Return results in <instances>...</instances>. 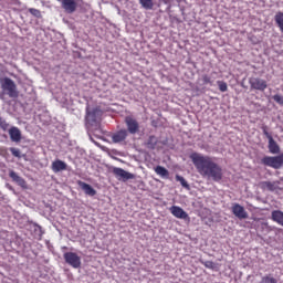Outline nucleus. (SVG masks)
I'll list each match as a JSON object with an SVG mask.
<instances>
[{
	"mask_svg": "<svg viewBox=\"0 0 283 283\" xmlns=\"http://www.w3.org/2000/svg\"><path fill=\"white\" fill-rule=\"evenodd\" d=\"M128 135L127 129H120L112 135V140L113 143H124Z\"/></svg>",
	"mask_w": 283,
	"mask_h": 283,
	"instance_id": "9",
	"label": "nucleus"
},
{
	"mask_svg": "<svg viewBox=\"0 0 283 283\" xmlns=\"http://www.w3.org/2000/svg\"><path fill=\"white\" fill-rule=\"evenodd\" d=\"M170 213L175 217L178 218L179 220H187L188 222L191 220L189 218V213L185 211L182 208L179 206H172L170 207Z\"/></svg>",
	"mask_w": 283,
	"mask_h": 283,
	"instance_id": "7",
	"label": "nucleus"
},
{
	"mask_svg": "<svg viewBox=\"0 0 283 283\" xmlns=\"http://www.w3.org/2000/svg\"><path fill=\"white\" fill-rule=\"evenodd\" d=\"M279 181H261L260 188L268 191H275L277 189Z\"/></svg>",
	"mask_w": 283,
	"mask_h": 283,
	"instance_id": "14",
	"label": "nucleus"
},
{
	"mask_svg": "<svg viewBox=\"0 0 283 283\" xmlns=\"http://www.w3.org/2000/svg\"><path fill=\"white\" fill-rule=\"evenodd\" d=\"M9 136L12 143H21V129L19 127L13 126L9 129Z\"/></svg>",
	"mask_w": 283,
	"mask_h": 283,
	"instance_id": "11",
	"label": "nucleus"
},
{
	"mask_svg": "<svg viewBox=\"0 0 283 283\" xmlns=\"http://www.w3.org/2000/svg\"><path fill=\"white\" fill-rule=\"evenodd\" d=\"M66 264L73 269H81V256L76 252H65L63 255Z\"/></svg>",
	"mask_w": 283,
	"mask_h": 283,
	"instance_id": "3",
	"label": "nucleus"
},
{
	"mask_svg": "<svg viewBox=\"0 0 283 283\" xmlns=\"http://www.w3.org/2000/svg\"><path fill=\"white\" fill-rule=\"evenodd\" d=\"M155 172L157 176H160L161 178H169V170L163 166L155 167Z\"/></svg>",
	"mask_w": 283,
	"mask_h": 283,
	"instance_id": "18",
	"label": "nucleus"
},
{
	"mask_svg": "<svg viewBox=\"0 0 283 283\" xmlns=\"http://www.w3.org/2000/svg\"><path fill=\"white\" fill-rule=\"evenodd\" d=\"M269 151L270 154H277L280 151V145H277V142L275 139H269Z\"/></svg>",
	"mask_w": 283,
	"mask_h": 283,
	"instance_id": "16",
	"label": "nucleus"
},
{
	"mask_svg": "<svg viewBox=\"0 0 283 283\" xmlns=\"http://www.w3.org/2000/svg\"><path fill=\"white\" fill-rule=\"evenodd\" d=\"M217 85H218L220 92H227V90H229V86L227 85V82H224V81H218Z\"/></svg>",
	"mask_w": 283,
	"mask_h": 283,
	"instance_id": "25",
	"label": "nucleus"
},
{
	"mask_svg": "<svg viewBox=\"0 0 283 283\" xmlns=\"http://www.w3.org/2000/svg\"><path fill=\"white\" fill-rule=\"evenodd\" d=\"M249 84L251 90H256L258 92H264L269 87L266 81L260 77H250Z\"/></svg>",
	"mask_w": 283,
	"mask_h": 283,
	"instance_id": "4",
	"label": "nucleus"
},
{
	"mask_svg": "<svg viewBox=\"0 0 283 283\" xmlns=\"http://www.w3.org/2000/svg\"><path fill=\"white\" fill-rule=\"evenodd\" d=\"M30 14H32V17H35L36 19H41V11L39 9L35 8H30L29 9Z\"/></svg>",
	"mask_w": 283,
	"mask_h": 283,
	"instance_id": "26",
	"label": "nucleus"
},
{
	"mask_svg": "<svg viewBox=\"0 0 283 283\" xmlns=\"http://www.w3.org/2000/svg\"><path fill=\"white\" fill-rule=\"evenodd\" d=\"M9 177L13 180V182H18V185H25V179L21 178L19 175L14 172V170H11L9 172Z\"/></svg>",
	"mask_w": 283,
	"mask_h": 283,
	"instance_id": "20",
	"label": "nucleus"
},
{
	"mask_svg": "<svg viewBox=\"0 0 283 283\" xmlns=\"http://www.w3.org/2000/svg\"><path fill=\"white\" fill-rule=\"evenodd\" d=\"M51 169L54 174H59V171H65V169H67V164L63 160L56 159L52 163Z\"/></svg>",
	"mask_w": 283,
	"mask_h": 283,
	"instance_id": "12",
	"label": "nucleus"
},
{
	"mask_svg": "<svg viewBox=\"0 0 283 283\" xmlns=\"http://www.w3.org/2000/svg\"><path fill=\"white\" fill-rule=\"evenodd\" d=\"M78 187L84 191V193H86V196H95L96 195V190L93 189L92 186H90V184H86L85 181H77Z\"/></svg>",
	"mask_w": 283,
	"mask_h": 283,
	"instance_id": "13",
	"label": "nucleus"
},
{
	"mask_svg": "<svg viewBox=\"0 0 283 283\" xmlns=\"http://www.w3.org/2000/svg\"><path fill=\"white\" fill-rule=\"evenodd\" d=\"M1 87L9 98H19V91L17 90V84L12 78L4 77L1 82Z\"/></svg>",
	"mask_w": 283,
	"mask_h": 283,
	"instance_id": "2",
	"label": "nucleus"
},
{
	"mask_svg": "<svg viewBox=\"0 0 283 283\" xmlns=\"http://www.w3.org/2000/svg\"><path fill=\"white\" fill-rule=\"evenodd\" d=\"M274 21L280 30V32H282L283 34V12L279 11L275 17H274Z\"/></svg>",
	"mask_w": 283,
	"mask_h": 283,
	"instance_id": "17",
	"label": "nucleus"
},
{
	"mask_svg": "<svg viewBox=\"0 0 283 283\" xmlns=\"http://www.w3.org/2000/svg\"><path fill=\"white\" fill-rule=\"evenodd\" d=\"M10 151H11L12 156H14L15 158H21V150L17 149V148H10Z\"/></svg>",
	"mask_w": 283,
	"mask_h": 283,
	"instance_id": "30",
	"label": "nucleus"
},
{
	"mask_svg": "<svg viewBox=\"0 0 283 283\" xmlns=\"http://www.w3.org/2000/svg\"><path fill=\"white\" fill-rule=\"evenodd\" d=\"M176 180H177V182H180L181 187H184L185 189H189V184L187 182L185 177H182L180 175H176Z\"/></svg>",
	"mask_w": 283,
	"mask_h": 283,
	"instance_id": "23",
	"label": "nucleus"
},
{
	"mask_svg": "<svg viewBox=\"0 0 283 283\" xmlns=\"http://www.w3.org/2000/svg\"><path fill=\"white\" fill-rule=\"evenodd\" d=\"M113 174L119 180H124V182H126V180H134V178H136L134 174L128 172L123 168H113Z\"/></svg>",
	"mask_w": 283,
	"mask_h": 283,
	"instance_id": "6",
	"label": "nucleus"
},
{
	"mask_svg": "<svg viewBox=\"0 0 283 283\" xmlns=\"http://www.w3.org/2000/svg\"><path fill=\"white\" fill-rule=\"evenodd\" d=\"M201 81L203 83V85H213V81H211V76L203 74L201 76Z\"/></svg>",
	"mask_w": 283,
	"mask_h": 283,
	"instance_id": "24",
	"label": "nucleus"
},
{
	"mask_svg": "<svg viewBox=\"0 0 283 283\" xmlns=\"http://www.w3.org/2000/svg\"><path fill=\"white\" fill-rule=\"evenodd\" d=\"M126 127H127V134H138L140 129V124H138V120H136L133 117L127 116L125 118Z\"/></svg>",
	"mask_w": 283,
	"mask_h": 283,
	"instance_id": "5",
	"label": "nucleus"
},
{
	"mask_svg": "<svg viewBox=\"0 0 283 283\" xmlns=\"http://www.w3.org/2000/svg\"><path fill=\"white\" fill-rule=\"evenodd\" d=\"M61 1H62V8L65 10V12H67L69 14L76 12L75 0H61Z\"/></svg>",
	"mask_w": 283,
	"mask_h": 283,
	"instance_id": "10",
	"label": "nucleus"
},
{
	"mask_svg": "<svg viewBox=\"0 0 283 283\" xmlns=\"http://www.w3.org/2000/svg\"><path fill=\"white\" fill-rule=\"evenodd\" d=\"M86 122L87 123H96V111H93V112L87 111L86 112Z\"/></svg>",
	"mask_w": 283,
	"mask_h": 283,
	"instance_id": "22",
	"label": "nucleus"
},
{
	"mask_svg": "<svg viewBox=\"0 0 283 283\" xmlns=\"http://www.w3.org/2000/svg\"><path fill=\"white\" fill-rule=\"evenodd\" d=\"M190 159L192 165H195L198 174H200L203 178H207V180L221 182L222 178H224L222 166L213 161V158L193 153L190 155Z\"/></svg>",
	"mask_w": 283,
	"mask_h": 283,
	"instance_id": "1",
	"label": "nucleus"
},
{
	"mask_svg": "<svg viewBox=\"0 0 283 283\" xmlns=\"http://www.w3.org/2000/svg\"><path fill=\"white\" fill-rule=\"evenodd\" d=\"M139 3L145 8V10L154 9V0H139Z\"/></svg>",
	"mask_w": 283,
	"mask_h": 283,
	"instance_id": "21",
	"label": "nucleus"
},
{
	"mask_svg": "<svg viewBox=\"0 0 283 283\" xmlns=\"http://www.w3.org/2000/svg\"><path fill=\"white\" fill-rule=\"evenodd\" d=\"M271 216L273 222L283 227V212L281 210H273Z\"/></svg>",
	"mask_w": 283,
	"mask_h": 283,
	"instance_id": "15",
	"label": "nucleus"
},
{
	"mask_svg": "<svg viewBox=\"0 0 283 283\" xmlns=\"http://www.w3.org/2000/svg\"><path fill=\"white\" fill-rule=\"evenodd\" d=\"M231 210L233 216H235V218L239 220H247V218H249V212H247L244 207H242L240 203H234Z\"/></svg>",
	"mask_w": 283,
	"mask_h": 283,
	"instance_id": "8",
	"label": "nucleus"
},
{
	"mask_svg": "<svg viewBox=\"0 0 283 283\" xmlns=\"http://www.w3.org/2000/svg\"><path fill=\"white\" fill-rule=\"evenodd\" d=\"M156 145H158V138H156L154 135L149 136L146 142V147L148 149H156Z\"/></svg>",
	"mask_w": 283,
	"mask_h": 283,
	"instance_id": "19",
	"label": "nucleus"
},
{
	"mask_svg": "<svg viewBox=\"0 0 283 283\" xmlns=\"http://www.w3.org/2000/svg\"><path fill=\"white\" fill-rule=\"evenodd\" d=\"M200 263L205 265L206 269H211L212 271L216 269V263H213V261H200Z\"/></svg>",
	"mask_w": 283,
	"mask_h": 283,
	"instance_id": "27",
	"label": "nucleus"
},
{
	"mask_svg": "<svg viewBox=\"0 0 283 283\" xmlns=\"http://www.w3.org/2000/svg\"><path fill=\"white\" fill-rule=\"evenodd\" d=\"M9 127H10V124H8V122H6V119H2L0 117V128H2L3 132H8Z\"/></svg>",
	"mask_w": 283,
	"mask_h": 283,
	"instance_id": "28",
	"label": "nucleus"
},
{
	"mask_svg": "<svg viewBox=\"0 0 283 283\" xmlns=\"http://www.w3.org/2000/svg\"><path fill=\"white\" fill-rule=\"evenodd\" d=\"M262 132H263L264 136L268 138V140L273 139V136L269 132V127L262 126Z\"/></svg>",
	"mask_w": 283,
	"mask_h": 283,
	"instance_id": "29",
	"label": "nucleus"
}]
</instances>
